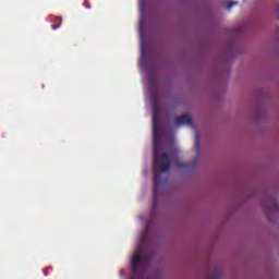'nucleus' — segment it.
Wrapping results in <instances>:
<instances>
[{"instance_id": "obj_1", "label": "nucleus", "mask_w": 279, "mask_h": 279, "mask_svg": "<svg viewBox=\"0 0 279 279\" xmlns=\"http://www.w3.org/2000/svg\"><path fill=\"white\" fill-rule=\"evenodd\" d=\"M140 260H141V253H140L138 251H136V252L133 253V255L131 256V264H132V265H136Z\"/></svg>"}]
</instances>
